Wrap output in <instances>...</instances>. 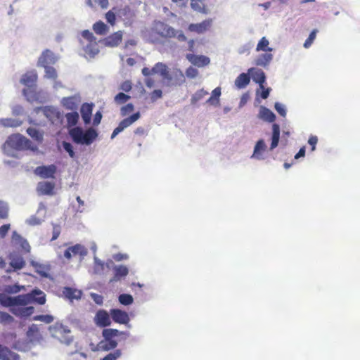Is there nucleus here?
<instances>
[{
    "label": "nucleus",
    "instance_id": "obj_1",
    "mask_svg": "<svg viewBox=\"0 0 360 360\" xmlns=\"http://www.w3.org/2000/svg\"><path fill=\"white\" fill-rule=\"evenodd\" d=\"M151 36L153 37V42L158 43L162 40H168L176 38L179 41H186L187 37L181 30H178L169 25L162 22L155 21L151 28Z\"/></svg>",
    "mask_w": 360,
    "mask_h": 360
},
{
    "label": "nucleus",
    "instance_id": "obj_2",
    "mask_svg": "<svg viewBox=\"0 0 360 360\" xmlns=\"http://www.w3.org/2000/svg\"><path fill=\"white\" fill-rule=\"evenodd\" d=\"M70 136L77 144L91 145L98 137V132L92 127L83 131L81 127H75L70 129Z\"/></svg>",
    "mask_w": 360,
    "mask_h": 360
},
{
    "label": "nucleus",
    "instance_id": "obj_3",
    "mask_svg": "<svg viewBox=\"0 0 360 360\" xmlns=\"http://www.w3.org/2000/svg\"><path fill=\"white\" fill-rule=\"evenodd\" d=\"M49 331L54 338L66 345H70L73 341V338L70 335V330L62 323H56L49 327Z\"/></svg>",
    "mask_w": 360,
    "mask_h": 360
},
{
    "label": "nucleus",
    "instance_id": "obj_4",
    "mask_svg": "<svg viewBox=\"0 0 360 360\" xmlns=\"http://www.w3.org/2000/svg\"><path fill=\"white\" fill-rule=\"evenodd\" d=\"M122 333L117 329L106 328L102 332L103 340L101 341L100 345L103 350L109 351L115 349L117 346V342L114 339Z\"/></svg>",
    "mask_w": 360,
    "mask_h": 360
},
{
    "label": "nucleus",
    "instance_id": "obj_5",
    "mask_svg": "<svg viewBox=\"0 0 360 360\" xmlns=\"http://www.w3.org/2000/svg\"><path fill=\"white\" fill-rule=\"evenodd\" d=\"M142 74L146 76H150L153 74H160L162 77L167 81L172 80V77L169 72L167 66L162 63H157L152 69L143 68Z\"/></svg>",
    "mask_w": 360,
    "mask_h": 360
},
{
    "label": "nucleus",
    "instance_id": "obj_6",
    "mask_svg": "<svg viewBox=\"0 0 360 360\" xmlns=\"http://www.w3.org/2000/svg\"><path fill=\"white\" fill-rule=\"evenodd\" d=\"M82 36L89 44L84 47V51L90 57H94L98 53L96 38L88 30L82 32Z\"/></svg>",
    "mask_w": 360,
    "mask_h": 360
},
{
    "label": "nucleus",
    "instance_id": "obj_7",
    "mask_svg": "<svg viewBox=\"0 0 360 360\" xmlns=\"http://www.w3.org/2000/svg\"><path fill=\"white\" fill-rule=\"evenodd\" d=\"M30 141L20 134H13L6 141V145L15 150H23L28 146Z\"/></svg>",
    "mask_w": 360,
    "mask_h": 360
},
{
    "label": "nucleus",
    "instance_id": "obj_8",
    "mask_svg": "<svg viewBox=\"0 0 360 360\" xmlns=\"http://www.w3.org/2000/svg\"><path fill=\"white\" fill-rule=\"evenodd\" d=\"M140 117L139 112L134 113L129 117L122 120L118 124V126L113 130L111 134V139H114L119 133L122 131L125 128L131 125L134 122L138 120Z\"/></svg>",
    "mask_w": 360,
    "mask_h": 360
},
{
    "label": "nucleus",
    "instance_id": "obj_9",
    "mask_svg": "<svg viewBox=\"0 0 360 360\" xmlns=\"http://www.w3.org/2000/svg\"><path fill=\"white\" fill-rule=\"evenodd\" d=\"M212 25V20L209 18L200 23H191L188 27V30L197 34H203L208 31Z\"/></svg>",
    "mask_w": 360,
    "mask_h": 360
},
{
    "label": "nucleus",
    "instance_id": "obj_10",
    "mask_svg": "<svg viewBox=\"0 0 360 360\" xmlns=\"http://www.w3.org/2000/svg\"><path fill=\"white\" fill-rule=\"evenodd\" d=\"M57 167L55 165H50L48 166H39L34 169V174L41 178H54L56 173Z\"/></svg>",
    "mask_w": 360,
    "mask_h": 360
},
{
    "label": "nucleus",
    "instance_id": "obj_11",
    "mask_svg": "<svg viewBox=\"0 0 360 360\" xmlns=\"http://www.w3.org/2000/svg\"><path fill=\"white\" fill-rule=\"evenodd\" d=\"M88 253L86 248L80 244H76L73 246L68 248L64 252V256L66 259H70L72 256L79 255L82 258L86 256Z\"/></svg>",
    "mask_w": 360,
    "mask_h": 360
},
{
    "label": "nucleus",
    "instance_id": "obj_12",
    "mask_svg": "<svg viewBox=\"0 0 360 360\" xmlns=\"http://www.w3.org/2000/svg\"><path fill=\"white\" fill-rule=\"evenodd\" d=\"M110 314L115 323L120 324H127L129 322V316L128 314L119 309H112L110 311Z\"/></svg>",
    "mask_w": 360,
    "mask_h": 360
},
{
    "label": "nucleus",
    "instance_id": "obj_13",
    "mask_svg": "<svg viewBox=\"0 0 360 360\" xmlns=\"http://www.w3.org/2000/svg\"><path fill=\"white\" fill-rule=\"evenodd\" d=\"M122 31L115 32L103 40V44L108 47H116L122 42Z\"/></svg>",
    "mask_w": 360,
    "mask_h": 360
},
{
    "label": "nucleus",
    "instance_id": "obj_14",
    "mask_svg": "<svg viewBox=\"0 0 360 360\" xmlns=\"http://www.w3.org/2000/svg\"><path fill=\"white\" fill-rule=\"evenodd\" d=\"M12 243L21 248L22 251L27 253L30 251V245L26 239L22 238L19 233L14 231L11 237Z\"/></svg>",
    "mask_w": 360,
    "mask_h": 360
},
{
    "label": "nucleus",
    "instance_id": "obj_15",
    "mask_svg": "<svg viewBox=\"0 0 360 360\" xmlns=\"http://www.w3.org/2000/svg\"><path fill=\"white\" fill-rule=\"evenodd\" d=\"M9 267L6 269V273L22 269L25 266V262L21 256L15 255L10 257Z\"/></svg>",
    "mask_w": 360,
    "mask_h": 360
},
{
    "label": "nucleus",
    "instance_id": "obj_16",
    "mask_svg": "<svg viewBox=\"0 0 360 360\" xmlns=\"http://www.w3.org/2000/svg\"><path fill=\"white\" fill-rule=\"evenodd\" d=\"M110 314L105 310H98L95 316V321L96 324L101 327H106L110 325Z\"/></svg>",
    "mask_w": 360,
    "mask_h": 360
},
{
    "label": "nucleus",
    "instance_id": "obj_17",
    "mask_svg": "<svg viewBox=\"0 0 360 360\" xmlns=\"http://www.w3.org/2000/svg\"><path fill=\"white\" fill-rule=\"evenodd\" d=\"M186 58L189 62L198 67L206 66L210 62V58L207 56H197L193 53L186 54Z\"/></svg>",
    "mask_w": 360,
    "mask_h": 360
},
{
    "label": "nucleus",
    "instance_id": "obj_18",
    "mask_svg": "<svg viewBox=\"0 0 360 360\" xmlns=\"http://www.w3.org/2000/svg\"><path fill=\"white\" fill-rule=\"evenodd\" d=\"M55 185L49 181L39 182L37 184V191L40 195H52L54 194Z\"/></svg>",
    "mask_w": 360,
    "mask_h": 360
},
{
    "label": "nucleus",
    "instance_id": "obj_19",
    "mask_svg": "<svg viewBox=\"0 0 360 360\" xmlns=\"http://www.w3.org/2000/svg\"><path fill=\"white\" fill-rule=\"evenodd\" d=\"M79 101L78 98L72 96L63 98L61 103L65 109L76 111L78 108Z\"/></svg>",
    "mask_w": 360,
    "mask_h": 360
},
{
    "label": "nucleus",
    "instance_id": "obj_20",
    "mask_svg": "<svg viewBox=\"0 0 360 360\" xmlns=\"http://www.w3.org/2000/svg\"><path fill=\"white\" fill-rule=\"evenodd\" d=\"M248 73L251 74L253 81L259 84L261 89H264V83L266 80L264 71L252 68L248 70Z\"/></svg>",
    "mask_w": 360,
    "mask_h": 360
},
{
    "label": "nucleus",
    "instance_id": "obj_21",
    "mask_svg": "<svg viewBox=\"0 0 360 360\" xmlns=\"http://www.w3.org/2000/svg\"><path fill=\"white\" fill-rule=\"evenodd\" d=\"M20 356L11 351L6 346L0 345V359L1 360H20Z\"/></svg>",
    "mask_w": 360,
    "mask_h": 360
},
{
    "label": "nucleus",
    "instance_id": "obj_22",
    "mask_svg": "<svg viewBox=\"0 0 360 360\" xmlns=\"http://www.w3.org/2000/svg\"><path fill=\"white\" fill-rule=\"evenodd\" d=\"M37 80V74L34 70L28 71L25 73L21 79L20 83L27 86L34 85Z\"/></svg>",
    "mask_w": 360,
    "mask_h": 360
},
{
    "label": "nucleus",
    "instance_id": "obj_23",
    "mask_svg": "<svg viewBox=\"0 0 360 360\" xmlns=\"http://www.w3.org/2000/svg\"><path fill=\"white\" fill-rule=\"evenodd\" d=\"M28 295H31L30 303L35 302L42 305L46 302L45 293L39 289L33 290L31 292L28 293Z\"/></svg>",
    "mask_w": 360,
    "mask_h": 360
},
{
    "label": "nucleus",
    "instance_id": "obj_24",
    "mask_svg": "<svg viewBox=\"0 0 360 360\" xmlns=\"http://www.w3.org/2000/svg\"><path fill=\"white\" fill-rule=\"evenodd\" d=\"M93 110V104L87 103H84L81 107V115L85 124H89L91 121Z\"/></svg>",
    "mask_w": 360,
    "mask_h": 360
},
{
    "label": "nucleus",
    "instance_id": "obj_25",
    "mask_svg": "<svg viewBox=\"0 0 360 360\" xmlns=\"http://www.w3.org/2000/svg\"><path fill=\"white\" fill-rule=\"evenodd\" d=\"M258 117L269 122H273L276 119L275 114L269 108L261 106Z\"/></svg>",
    "mask_w": 360,
    "mask_h": 360
},
{
    "label": "nucleus",
    "instance_id": "obj_26",
    "mask_svg": "<svg viewBox=\"0 0 360 360\" xmlns=\"http://www.w3.org/2000/svg\"><path fill=\"white\" fill-rule=\"evenodd\" d=\"M53 63L54 58L53 53L48 49L43 51L38 60V63L41 66H46Z\"/></svg>",
    "mask_w": 360,
    "mask_h": 360
},
{
    "label": "nucleus",
    "instance_id": "obj_27",
    "mask_svg": "<svg viewBox=\"0 0 360 360\" xmlns=\"http://www.w3.org/2000/svg\"><path fill=\"white\" fill-rule=\"evenodd\" d=\"M31 295L24 294L13 297V307L14 306H26L30 304Z\"/></svg>",
    "mask_w": 360,
    "mask_h": 360
},
{
    "label": "nucleus",
    "instance_id": "obj_28",
    "mask_svg": "<svg viewBox=\"0 0 360 360\" xmlns=\"http://www.w3.org/2000/svg\"><path fill=\"white\" fill-rule=\"evenodd\" d=\"M250 82L249 73H241L236 77L235 85L238 89H243L249 84Z\"/></svg>",
    "mask_w": 360,
    "mask_h": 360
},
{
    "label": "nucleus",
    "instance_id": "obj_29",
    "mask_svg": "<svg viewBox=\"0 0 360 360\" xmlns=\"http://www.w3.org/2000/svg\"><path fill=\"white\" fill-rule=\"evenodd\" d=\"M280 139V127L278 124L272 125V136L270 150H273L278 146Z\"/></svg>",
    "mask_w": 360,
    "mask_h": 360
},
{
    "label": "nucleus",
    "instance_id": "obj_30",
    "mask_svg": "<svg viewBox=\"0 0 360 360\" xmlns=\"http://www.w3.org/2000/svg\"><path fill=\"white\" fill-rule=\"evenodd\" d=\"M273 55L270 53L260 54L255 60V64L258 66L266 67L272 60Z\"/></svg>",
    "mask_w": 360,
    "mask_h": 360
},
{
    "label": "nucleus",
    "instance_id": "obj_31",
    "mask_svg": "<svg viewBox=\"0 0 360 360\" xmlns=\"http://www.w3.org/2000/svg\"><path fill=\"white\" fill-rule=\"evenodd\" d=\"M191 8L200 13L207 14L208 9L202 0H191Z\"/></svg>",
    "mask_w": 360,
    "mask_h": 360
},
{
    "label": "nucleus",
    "instance_id": "obj_32",
    "mask_svg": "<svg viewBox=\"0 0 360 360\" xmlns=\"http://www.w3.org/2000/svg\"><path fill=\"white\" fill-rule=\"evenodd\" d=\"M63 294L70 300H78L80 299L82 296V292L80 290L70 287L65 288L63 290Z\"/></svg>",
    "mask_w": 360,
    "mask_h": 360
},
{
    "label": "nucleus",
    "instance_id": "obj_33",
    "mask_svg": "<svg viewBox=\"0 0 360 360\" xmlns=\"http://www.w3.org/2000/svg\"><path fill=\"white\" fill-rule=\"evenodd\" d=\"M93 30L99 35H105L108 31V27L101 20L95 22L93 25Z\"/></svg>",
    "mask_w": 360,
    "mask_h": 360
},
{
    "label": "nucleus",
    "instance_id": "obj_34",
    "mask_svg": "<svg viewBox=\"0 0 360 360\" xmlns=\"http://www.w3.org/2000/svg\"><path fill=\"white\" fill-rule=\"evenodd\" d=\"M114 271V278L112 281H119L121 278L126 276L129 273L128 268L123 265L115 266Z\"/></svg>",
    "mask_w": 360,
    "mask_h": 360
},
{
    "label": "nucleus",
    "instance_id": "obj_35",
    "mask_svg": "<svg viewBox=\"0 0 360 360\" xmlns=\"http://www.w3.org/2000/svg\"><path fill=\"white\" fill-rule=\"evenodd\" d=\"M67 125L68 127L75 126L79 120V116L77 111H73L65 114Z\"/></svg>",
    "mask_w": 360,
    "mask_h": 360
},
{
    "label": "nucleus",
    "instance_id": "obj_36",
    "mask_svg": "<svg viewBox=\"0 0 360 360\" xmlns=\"http://www.w3.org/2000/svg\"><path fill=\"white\" fill-rule=\"evenodd\" d=\"M266 149V144L263 139L259 140L254 148V153L252 155V158H255L257 159H262V157L260 155L261 151H264Z\"/></svg>",
    "mask_w": 360,
    "mask_h": 360
},
{
    "label": "nucleus",
    "instance_id": "obj_37",
    "mask_svg": "<svg viewBox=\"0 0 360 360\" xmlns=\"http://www.w3.org/2000/svg\"><path fill=\"white\" fill-rule=\"evenodd\" d=\"M269 41L265 37H263L258 42L256 51H266V52H271L273 51L272 48L269 47Z\"/></svg>",
    "mask_w": 360,
    "mask_h": 360
},
{
    "label": "nucleus",
    "instance_id": "obj_38",
    "mask_svg": "<svg viewBox=\"0 0 360 360\" xmlns=\"http://www.w3.org/2000/svg\"><path fill=\"white\" fill-rule=\"evenodd\" d=\"M212 96H210L208 100L207 101V103L211 104V105H217L219 103V98L221 96V88L217 87L215 88L212 92Z\"/></svg>",
    "mask_w": 360,
    "mask_h": 360
},
{
    "label": "nucleus",
    "instance_id": "obj_39",
    "mask_svg": "<svg viewBox=\"0 0 360 360\" xmlns=\"http://www.w3.org/2000/svg\"><path fill=\"white\" fill-rule=\"evenodd\" d=\"M44 115L49 119L58 117L59 112L57 110L52 106H46L43 108Z\"/></svg>",
    "mask_w": 360,
    "mask_h": 360
},
{
    "label": "nucleus",
    "instance_id": "obj_40",
    "mask_svg": "<svg viewBox=\"0 0 360 360\" xmlns=\"http://www.w3.org/2000/svg\"><path fill=\"white\" fill-rule=\"evenodd\" d=\"M34 308L33 307H25L19 308L17 312H14L15 314L22 317H27L34 313Z\"/></svg>",
    "mask_w": 360,
    "mask_h": 360
},
{
    "label": "nucleus",
    "instance_id": "obj_41",
    "mask_svg": "<svg viewBox=\"0 0 360 360\" xmlns=\"http://www.w3.org/2000/svg\"><path fill=\"white\" fill-rule=\"evenodd\" d=\"M116 14H117V8H115V7H114L112 10L108 11L105 13V19H106L107 22L112 26L115 25Z\"/></svg>",
    "mask_w": 360,
    "mask_h": 360
},
{
    "label": "nucleus",
    "instance_id": "obj_42",
    "mask_svg": "<svg viewBox=\"0 0 360 360\" xmlns=\"http://www.w3.org/2000/svg\"><path fill=\"white\" fill-rule=\"evenodd\" d=\"M14 321V319L8 313L0 311V323L1 324H11Z\"/></svg>",
    "mask_w": 360,
    "mask_h": 360
},
{
    "label": "nucleus",
    "instance_id": "obj_43",
    "mask_svg": "<svg viewBox=\"0 0 360 360\" xmlns=\"http://www.w3.org/2000/svg\"><path fill=\"white\" fill-rule=\"evenodd\" d=\"M27 133L29 136H30L32 139L37 141H41L43 136L42 134L35 128L29 127L27 129Z\"/></svg>",
    "mask_w": 360,
    "mask_h": 360
},
{
    "label": "nucleus",
    "instance_id": "obj_44",
    "mask_svg": "<svg viewBox=\"0 0 360 360\" xmlns=\"http://www.w3.org/2000/svg\"><path fill=\"white\" fill-rule=\"evenodd\" d=\"M130 98L131 97L129 96L120 92L115 96L114 101L117 104L121 105L127 102Z\"/></svg>",
    "mask_w": 360,
    "mask_h": 360
},
{
    "label": "nucleus",
    "instance_id": "obj_45",
    "mask_svg": "<svg viewBox=\"0 0 360 360\" xmlns=\"http://www.w3.org/2000/svg\"><path fill=\"white\" fill-rule=\"evenodd\" d=\"M0 304L4 307H13V297L0 294Z\"/></svg>",
    "mask_w": 360,
    "mask_h": 360
},
{
    "label": "nucleus",
    "instance_id": "obj_46",
    "mask_svg": "<svg viewBox=\"0 0 360 360\" xmlns=\"http://www.w3.org/2000/svg\"><path fill=\"white\" fill-rule=\"evenodd\" d=\"M134 299L131 295L122 294L119 296V302L124 305H129L133 303Z\"/></svg>",
    "mask_w": 360,
    "mask_h": 360
},
{
    "label": "nucleus",
    "instance_id": "obj_47",
    "mask_svg": "<svg viewBox=\"0 0 360 360\" xmlns=\"http://www.w3.org/2000/svg\"><path fill=\"white\" fill-rule=\"evenodd\" d=\"M45 68V76L49 79H56L57 78V72L54 68L49 66H43Z\"/></svg>",
    "mask_w": 360,
    "mask_h": 360
},
{
    "label": "nucleus",
    "instance_id": "obj_48",
    "mask_svg": "<svg viewBox=\"0 0 360 360\" xmlns=\"http://www.w3.org/2000/svg\"><path fill=\"white\" fill-rule=\"evenodd\" d=\"M32 319L34 321H39L44 322L46 323H50L53 321V317L51 315L46 314V315H36L33 316Z\"/></svg>",
    "mask_w": 360,
    "mask_h": 360
},
{
    "label": "nucleus",
    "instance_id": "obj_49",
    "mask_svg": "<svg viewBox=\"0 0 360 360\" xmlns=\"http://www.w3.org/2000/svg\"><path fill=\"white\" fill-rule=\"evenodd\" d=\"M8 217V207L4 201L0 200V218L5 219Z\"/></svg>",
    "mask_w": 360,
    "mask_h": 360
},
{
    "label": "nucleus",
    "instance_id": "obj_50",
    "mask_svg": "<svg viewBox=\"0 0 360 360\" xmlns=\"http://www.w3.org/2000/svg\"><path fill=\"white\" fill-rule=\"evenodd\" d=\"M122 356V351L116 349L113 352H110L105 356L101 360H117Z\"/></svg>",
    "mask_w": 360,
    "mask_h": 360
},
{
    "label": "nucleus",
    "instance_id": "obj_51",
    "mask_svg": "<svg viewBox=\"0 0 360 360\" xmlns=\"http://www.w3.org/2000/svg\"><path fill=\"white\" fill-rule=\"evenodd\" d=\"M317 30H314L310 34H309V36L308 37V38L306 39L304 44V48H309L313 43L314 40L316 38V33H317Z\"/></svg>",
    "mask_w": 360,
    "mask_h": 360
},
{
    "label": "nucleus",
    "instance_id": "obj_52",
    "mask_svg": "<svg viewBox=\"0 0 360 360\" xmlns=\"http://www.w3.org/2000/svg\"><path fill=\"white\" fill-rule=\"evenodd\" d=\"M134 110V105L132 103H128L121 108L120 112L122 116H126L128 114L133 112Z\"/></svg>",
    "mask_w": 360,
    "mask_h": 360
},
{
    "label": "nucleus",
    "instance_id": "obj_53",
    "mask_svg": "<svg viewBox=\"0 0 360 360\" xmlns=\"http://www.w3.org/2000/svg\"><path fill=\"white\" fill-rule=\"evenodd\" d=\"M274 108L276 109V110L277 111V112L282 117H285L286 116V110H285V107L279 103H275V105H274Z\"/></svg>",
    "mask_w": 360,
    "mask_h": 360
},
{
    "label": "nucleus",
    "instance_id": "obj_54",
    "mask_svg": "<svg viewBox=\"0 0 360 360\" xmlns=\"http://www.w3.org/2000/svg\"><path fill=\"white\" fill-rule=\"evenodd\" d=\"M63 146L65 150L68 153L69 155L71 158H74L75 154L72 144L68 142H63Z\"/></svg>",
    "mask_w": 360,
    "mask_h": 360
},
{
    "label": "nucleus",
    "instance_id": "obj_55",
    "mask_svg": "<svg viewBox=\"0 0 360 360\" xmlns=\"http://www.w3.org/2000/svg\"><path fill=\"white\" fill-rule=\"evenodd\" d=\"M198 75V71L193 67H189L186 70V75L189 78H195Z\"/></svg>",
    "mask_w": 360,
    "mask_h": 360
},
{
    "label": "nucleus",
    "instance_id": "obj_56",
    "mask_svg": "<svg viewBox=\"0 0 360 360\" xmlns=\"http://www.w3.org/2000/svg\"><path fill=\"white\" fill-rule=\"evenodd\" d=\"M162 92L160 89H155L150 94V100L152 102L156 101L158 99L162 98Z\"/></svg>",
    "mask_w": 360,
    "mask_h": 360
},
{
    "label": "nucleus",
    "instance_id": "obj_57",
    "mask_svg": "<svg viewBox=\"0 0 360 360\" xmlns=\"http://www.w3.org/2000/svg\"><path fill=\"white\" fill-rule=\"evenodd\" d=\"M10 229L11 225L9 224H4L1 226H0V237L1 238H5Z\"/></svg>",
    "mask_w": 360,
    "mask_h": 360
},
{
    "label": "nucleus",
    "instance_id": "obj_58",
    "mask_svg": "<svg viewBox=\"0 0 360 360\" xmlns=\"http://www.w3.org/2000/svg\"><path fill=\"white\" fill-rule=\"evenodd\" d=\"M117 14L118 15H124V16H128L131 15V9L129 6H125L122 9H117Z\"/></svg>",
    "mask_w": 360,
    "mask_h": 360
},
{
    "label": "nucleus",
    "instance_id": "obj_59",
    "mask_svg": "<svg viewBox=\"0 0 360 360\" xmlns=\"http://www.w3.org/2000/svg\"><path fill=\"white\" fill-rule=\"evenodd\" d=\"M207 94H208V93L206 91H205L203 89H200L195 93V94L193 97V100H195V101H199V100L202 99Z\"/></svg>",
    "mask_w": 360,
    "mask_h": 360
},
{
    "label": "nucleus",
    "instance_id": "obj_60",
    "mask_svg": "<svg viewBox=\"0 0 360 360\" xmlns=\"http://www.w3.org/2000/svg\"><path fill=\"white\" fill-rule=\"evenodd\" d=\"M132 89L131 82L130 81H124L121 84L120 89L125 92H129Z\"/></svg>",
    "mask_w": 360,
    "mask_h": 360
},
{
    "label": "nucleus",
    "instance_id": "obj_61",
    "mask_svg": "<svg viewBox=\"0 0 360 360\" xmlns=\"http://www.w3.org/2000/svg\"><path fill=\"white\" fill-rule=\"evenodd\" d=\"M91 297L97 304H102L103 302V297L102 295L96 293H91Z\"/></svg>",
    "mask_w": 360,
    "mask_h": 360
},
{
    "label": "nucleus",
    "instance_id": "obj_62",
    "mask_svg": "<svg viewBox=\"0 0 360 360\" xmlns=\"http://www.w3.org/2000/svg\"><path fill=\"white\" fill-rule=\"evenodd\" d=\"M318 142V139L316 136H311L308 140V143L311 146V150L314 151L316 148V145Z\"/></svg>",
    "mask_w": 360,
    "mask_h": 360
},
{
    "label": "nucleus",
    "instance_id": "obj_63",
    "mask_svg": "<svg viewBox=\"0 0 360 360\" xmlns=\"http://www.w3.org/2000/svg\"><path fill=\"white\" fill-rule=\"evenodd\" d=\"M102 119V114L101 112H97L95 115H94V125L96 126L98 125L100 122H101V120Z\"/></svg>",
    "mask_w": 360,
    "mask_h": 360
},
{
    "label": "nucleus",
    "instance_id": "obj_64",
    "mask_svg": "<svg viewBox=\"0 0 360 360\" xmlns=\"http://www.w3.org/2000/svg\"><path fill=\"white\" fill-rule=\"evenodd\" d=\"M44 267L41 265H38L36 266V271L44 277H47V274L45 271H44Z\"/></svg>",
    "mask_w": 360,
    "mask_h": 360
}]
</instances>
